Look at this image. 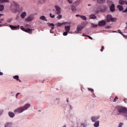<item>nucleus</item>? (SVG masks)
<instances>
[{"label": "nucleus", "instance_id": "obj_1", "mask_svg": "<svg viewBox=\"0 0 127 127\" xmlns=\"http://www.w3.org/2000/svg\"><path fill=\"white\" fill-rule=\"evenodd\" d=\"M9 9H10V11L12 13L21 12V11H23V9H22V7L19 8V4H18V3L15 2V1H13L11 3L9 7Z\"/></svg>", "mask_w": 127, "mask_h": 127}, {"label": "nucleus", "instance_id": "obj_2", "mask_svg": "<svg viewBox=\"0 0 127 127\" xmlns=\"http://www.w3.org/2000/svg\"><path fill=\"white\" fill-rule=\"evenodd\" d=\"M116 109L118 110V112H119L118 115H120V114H122L123 116H125V115L127 114V109L125 107L118 106L116 107Z\"/></svg>", "mask_w": 127, "mask_h": 127}, {"label": "nucleus", "instance_id": "obj_3", "mask_svg": "<svg viewBox=\"0 0 127 127\" xmlns=\"http://www.w3.org/2000/svg\"><path fill=\"white\" fill-rule=\"evenodd\" d=\"M106 19L107 22H110V21L114 22L117 20V18H113L111 15H108L106 17Z\"/></svg>", "mask_w": 127, "mask_h": 127}, {"label": "nucleus", "instance_id": "obj_4", "mask_svg": "<svg viewBox=\"0 0 127 127\" xmlns=\"http://www.w3.org/2000/svg\"><path fill=\"white\" fill-rule=\"evenodd\" d=\"M100 118H101V116L100 115L93 116L90 117V120L92 123H95L97 122Z\"/></svg>", "mask_w": 127, "mask_h": 127}, {"label": "nucleus", "instance_id": "obj_5", "mask_svg": "<svg viewBox=\"0 0 127 127\" xmlns=\"http://www.w3.org/2000/svg\"><path fill=\"white\" fill-rule=\"evenodd\" d=\"M20 28L21 30H23V31H25V32H27V33H29V34H31V33H32V31L33 30L32 29H26L25 28H24L23 26H21L20 27Z\"/></svg>", "mask_w": 127, "mask_h": 127}, {"label": "nucleus", "instance_id": "obj_6", "mask_svg": "<svg viewBox=\"0 0 127 127\" xmlns=\"http://www.w3.org/2000/svg\"><path fill=\"white\" fill-rule=\"evenodd\" d=\"M24 109L23 107H21L17 108V109L14 110L15 113H17V114H21V113H23L24 112Z\"/></svg>", "mask_w": 127, "mask_h": 127}, {"label": "nucleus", "instance_id": "obj_7", "mask_svg": "<svg viewBox=\"0 0 127 127\" xmlns=\"http://www.w3.org/2000/svg\"><path fill=\"white\" fill-rule=\"evenodd\" d=\"M33 19H34V15L32 14L25 19V21H27V22H29L30 21H32Z\"/></svg>", "mask_w": 127, "mask_h": 127}, {"label": "nucleus", "instance_id": "obj_8", "mask_svg": "<svg viewBox=\"0 0 127 127\" xmlns=\"http://www.w3.org/2000/svg\"><path fill=\"white\" fill-rule=\"evenodd\" d=\"M85 27V26H82V25H79L77 26V28H76V31H75V33H80V31H82V29Z\"/></svg>", "mask_w": 127, "mask_h": 127}, {"label": "nucleus", "instance_id": "obj_9", "mask_svg": "<svg viewBox=\"0 0 127 127\" xmlns=\"http://www.w3.org/2000/svg\"><path fill=\"white\" fill-rule=\"evenodd\" d=\"M66 24H71V22H64L63 23L59 22L56 24V25L58 26V27H60V26H62V25H65Z\"/></svg>", "mask_w": 127, "mask_h": 127}, {"label": "nucleus", "instance_id": "obj_10", "mask_svg": "<svg viewBox=\"0 0 127 127\" xmlns=\"http://www.w3.org/2000/svg\"><path fill=\"white\" fill-rule=\"evenodd\" d=\"M9 26L12 30H17V29H19L20 27L19 25H18L17 26H12V25H9Z\"/></svg>", "mask_w": 127, "mask_h": 127}, {"label": "nucleus", "instance_id": "obj_11", "mask_svg": "<svg viewBox=\"0 0 127 127\" xmlns=\"http://www.w3.org/2000/svg\"><path fill=\"white\" fill-rule=\"evenodd\" d=\"M55 9L56 14H60V13H61V8H60L58 5L55 6Z\"/></svg>", "mask_w": 127, "mask_h": 127}, {"label": "nucleus", "instance_id": "obj_12", "mask_svg": "<svg viewBox=\"0 0 127 127\" xmlns=\"http://www.w3.org/2000/svg\"><path fill=\"white\" fill-rule=\"evenodd\" d=\"M31 105L29 103L26 104L24 106H23V108H24V111H27V110H28L30 108V106Z\"/></svg>", "mask_w": 127, "mask_h": 127}, {"label": "nucleus", "instance_id": "obj_13", "mask_svg": "<svg viewBox=\"0 0 127 127\" xmlns=\"http://www.w3.org/2000/svg\"><path fill=\"white\" fill-rule=\"evenodd\" d=\"M99 26H104L106 25V21L105 20H101L98 22Z\"/></svg>", "mask_w": 127, "mask_h": 127}, {"label": "nucleus", "instance_id": "obj_14", "mask_svg": "<svg viewBox=\"0 0 127 127\" xmlns=\"http://www.w3.org/2000/svg\"><path fill=\"white\" fill-rule=\"evenodd\" d=\"M12 122H6L4 125V127H12Z\"/></svg>", "mask_w": 127, "mask_h": 127}, {"label": "nucleus", "instance_id": "obj_15", "mask_svg": "<svg viewBox=\"0 0 127 127\" xmlns=\"http://www.w3.org/2000/svg\"><path fill=\"white\" fill-rule=\"evenodd\" d=\"M119 4L121 5H124L125 3L127 5V1L124 0H119Z\"/></svg>", "mask_w": 127, "mask_h": 127}, {"label": "nucleus", "instance_id": "obj_16", "mask_svg": "<svg viewBox=\"0 0 127 127\" xmlns=\"http://www.w3.org/2000/svg\"><path fill=\"white\" fill-rule=\"evenodd\" d=\"M110 9L111 11L113 12V11H115L116 10V9L115 8V4H112V5L109 6Z\"/></svg>", "mask_w": 127, "mask_h": 127}, {"label": "nucleus", "instance_id": "obj_17", "mask_svg": "<svg viewBox=\"0 0 127 127\" xmlns=\"http://www.w3.org/2000/svg\"><path fill=\"white\" fill-rule=\"evenodd\" d=\"M26 15H27L26 12H22L21 13L20 17L21 18L23 19V18H25V16H26Z\"/></svg>", "mask_w": 127, "mask_h": 127}, {"label": "nucleus", "instance_id": "obj_18", "mask_svg": "<svg viewBox=\"0 0 127 127\" xmlns=\"http://www.w3.org/2000/svg\"><path fill=\"white\" fill-rule=\"evenodd\" d=\"M81 127H88V123L87 122H82L80 124Z\"/></svg>", "mask_w": 127, "mask_h": 127}, {"label": "nucleus", "instance_id": "obj_19", "mask_svg": "<svg viewBox=\"0 0 127 127\" xmlns=\"http://www.w3.org/2000/svg\"><path fill=\"white\" fill-rule=\"evenodd\" d=\"M47 24L49 27H51V29H54V26H55V25H54V24L48 22Z\"/></svg>", "mask_w": 127, "mask_h": 127}, {"label": "nucleus", "instance_id": "obj_20", "mask_svg": "<svg viewBox=\"0 0 127 127\" xmlns=\"http://www.w3.org/2000/svg\"><path fill=\"white\" fill-rule=\"evenodd\" d=\"M94 123V127H100V121H97L95 122H93Z\"/></svg>", "mask_w": 127, "mask_h": 127}, {"label": "nucleus", "instance_id": "obj_21", "mask_svg": "<svg viewBox=\"0 0 127 127\" xmlns=\"http://www.w3.org/2000/svg\"><path fill=\"white\" fill-rule=\"evenodd\" d=\"M80 3H81V0H77L74 2L73 4H74L75 6H78Z\"/></svg>", "mask_w": 127, "mask_h": 127}, {"label": "nucleus", "instance_id": "obj_22", "mask_svg": "<svg viewBox=\"0 0 127 127\" xmlns=\"http://www.w3.org/2000/svg\"><path fill=\"white\" fill-rule=\"evenodd\" d=\"M59 103H60V99L59 98H56L54 100L55 105H59Z\"/></svg>", "mask_w": 127, "mask_h": 127}, {"label": "nucleus", "instance_id": "obj_23", "mask_svg": "<svg viewBox=\"0 0 127 127\" xmlns=\"http://www.w3.org/2000/svg\"><path fill=\"white\" fill-rule=\"evenodd\" d=\"M117 8L120 11H123L124 10V7L122 5H118L117 6Z\"/></svg>", "mask_w": 127, "mask_h": 127}, {"label": "nucleus", "instance_id": "obj_24", "mask_svg": "<svg viewBox=\"0 0 127 127\" xmlns=\"http://www.w3.org/2000/svg\"><path fill=\"white\" fill-rule=\"evenodd\" d=\"M95 18H97V16H96V15L95 14H91L89 16V19H95Z\"/></svg>", "mask_w": 127, "mask_h": 127}, {"label": "nucleus", "instance_id": "obj_25", "mask_svg": "<svg viewBox=\"0 0 127 127\" xmlns=\"http://www.w3.org/2000/svg\"><path fill=\"white\" fill-rule=\"evenodd\" d=\"M71 7V10L72 11H76V6L73 4H72L71 5H70Z\"/></svg>", "mask_w": 127, "mask_h": 127}, {"label": "nucleus", "instance_id": "obj_26", "mask_svg": "<svg viewBox=\"0 0 127 127\" xmlns=\"http://www.w3.org/2000/svg\"><path fill=\"white\" fill-rule=\"evenodd\" d=\"M70 25L65 26L64 27V29H65V31H66L67 32H69V31H70Z\"/></svg>", "mask_w": 127, "mask_h": 127}, {"label": "nucleus", "instance_id": "obj_27", "mask_svg": "<svg viewBox=\"0 0 127 127\" xmlns=\"http://www.w3.org/2000/svg\"><path fill=\"white\" fill-rule=\"evenodd\" d=\"M100 11H101L102 12H104V11H101V8H97L96 10L95 11V14H98Z\"/></svg>", "mask_w": 127, "mask_h": 127}, {"label": "nucleus", "instance_id": "obj_28", "mask_svg": "<svg viewBox=\"0 0 127 127\" xmlns=\"http://www.w3.org/2000/svg\"><path fill=\"white\" fill-rule=\"evenodd\" d=\"M8 114L10 118H14V116H15L14 113H13L11 112H9Z\"/></svg>", "mask_w": 127, "mask_h": 127}, {"label": "nucleus", "instance_id": "obj_29", "mask_svg": "<svg viewBox=\"0 0 127 127\" xmlns=\"http://www.w3.org/2000/svg\"><path fill=\"white\" fill-rule=\"evenodd\" d=\"M40 19H41V20H44V21H47V19H46V17L45 16H40Z\"/></svg>", "mask_w": 127, "mask_h": 127}, {"label": "nucleus", "instance_id": "obj_30", "mask_svg": "<svg viewBox=\"0 0 127 127\" xmlns=\"http://www.w3.org/2000/svg\"><path fill=\"white\" fill-rule=\"evenodd\" d=\"M97 2L100 4H102L104 3V2H106V0H97Z\"/></svg>", "mask_w": 127, "mask_h": 127}, {"label": "nucleus", "instance_id": "obj_31", "mask_svg": "<svg viewBox=\"0 0 127 127\" xmlns=\"http://www.w3.org/2000/svg\"><path fill=\"white\" fill-rule=\"evenodd\" d=\"M118 32H119V33H120V34H121V35H123V36H124V37H125V38H127V36L124 35V34H123V32H122V31H121V30H118Z\"/></svg>", "mask_w": 127, "mask_h": 127}, {"label": "nucleus", "instance_id": "obj_32", "mask_svg": "<svg viewBox=\"0 0 127 127\" xmlns=\"http://www.w3.org/2000/svg\"><path fill=\"white\" fill-rule=\"evenodd\" d=\"M13 79H15V80H16V81H18L19 80V76L18 75H15L13 76Z\"/></svg>", "mask_w": 127, "mask_h": 127}, {"label": "nucleus", "instance_id": "obj_33", "mask_svg": "<svg viewBox=\"0 0 127 127\" xmlns=\"http://www.w3.org/2000/svg\"><path fill=\"white\" fill-rule=\"evenodd\" d=\"M80 18L83 19V20H87V17L84 15L80 16Z\"/></svg>", "mask_w": 127, "mask_h": 127}, {"label": "nucleus", "instance_id": "obj_34", "mask_svg": "<svg viewBox=\"0 0 127 127\" xmlns=\"http://www.w3.org/2000/svg\"><path fill=\"white\" fill-rule=\"evenodd\" d=\"M4 9V6L3 5H0V11H2Z\"/></svg>", "mask_w": 127, "mask_h": 127}, {"label": "nucleus", "instance_id": "obj_35", "mask_svg": "<svg viewBox=\"0 0 127 127\" xmlns=\"http://www.w3.org/2000/svg\"><path fill=\"white\" fill-rule=\"evenodd\" d=\"M91 27H98V25H96L93 23H91Z\"/></svg>", "mask_w": 127, "mask_h": 127}, {"label": "nucleus", "instance_id": "obj_36", "mask_svg": "<svg viewBox=\"0 0 127 127\" xmlns=\"http://www.w3.org/2000/svg\"><path fill=\"white\" fill-rule=\"evenodd\" d=\"M58 15V16L57 17V18H58V19H61V18H62V15H60V14Z\"/></svg>", "mask_w": 127, "mask_h": 127}, {"label": "nucleus", "instance_id": "obj_37", "mask_svg": "<svg viewBox=\"0 0 127 127\" xmlns=\"http://www.w3.org/2000/svg\"><path fill=\"white\" fill-rule=\"evenodd\" d=\"M123 126H124V123L121 122V123L119 124L118 127H123Z\"/></svg>", "mask_w": 127, "mask_h": 127}, {"label": "nucleus", "instance_id": "obj_38", "mask_svg": "<svg viewBox=\"0 0 127 127\" xmlns=\"http://www.w3.org/2000/svg\"><path fill=\"white\" fill-rule=\"evenodd\" d=\"M12 18H10L7 19V22L9 23L12 20Z\"/></svg>", "mask_w": 127, "mask_h": 127}, {"label": "nucleus", "instance_id": "obj_39", "mask_svg": "<svg viewBox=\"0 0 127 127\" xmlns=\"http://www.w3.org/2000/svg\"><path fill=\"white\" fill-rule=\"evenodd\" d=\"M68 32H66V31L64 32L63 35H64V36H67V35H68Z\"/></svg>", "mask_w": 127, "mask_h": 127}, {"label": "nucleus", "instance_id": "obj_40", "mask_svg": "<svg viewBox=\"0 0 127 127\" xmlns=\"http://www.w3.org/2000/svg\"><path fill=\"white\" fill-rule=\"evenodd\" d=\"M83 36H87V37H88L89 39H91V40L93 39V38L92 37L89 36V35H83Z\"/></svg>", "mask_w": 127, "mask_h": 127}, {"label": "nucleus", "instance_id": "obj_41", "mask_svg": "<svg viewBox=\"0 0 127 127\" xmlns=\"http://www.w3.org/2000/svg\"><path fill=\"white\" fill-rule=\"evenodd\" d=\"M50 16L52 18H54V17H55V15L54 14H52V13H50Z\"/></svg>", "mask_w": 127, "mask_h": 127}, {"label": "nucleus", "instance_id": "obj_42", "mask_svg": "<svg viewBox=\"0 0 127 127\" xmlns=\"http://www.w3.org/2000/svg\"><path fill=\"white\" fill-rule=\"evenodd\" d=\"M88 91H90V92H91L92 93H93V92H94L93 89L90 88H88Z\"/></svg>", "mask_w": 127, "mask_h": 127}, {"label": "nucleus", "instance_id": "obj_43", "mask_svg": "<svg viewBox=\"0 0 127 127\" xmlns=\"http://www.w3.org/2000/svg\"><path fill=\"white\" fill-rule=\"evenodd\" d=\"M67 1L68 2V3H72L73 2V0H67Z\"/></svg>", "mask_w": 127, "mask_h": 127}, {"label": "nucleus", "instance_id": "obj_44", "mask_svg": "<svg viewBox=\"0 0 127 127\" xmlns=\"http://www.w3.org/2000/svg\"><path fill=\"white\" fill-rule=\"evenodd\" d=\"M118 99H119V98H118V97L116 96L114 98V102H116L117 100H118Z\"/></svg>", "mask_w": 127, "mask_h": 127}, {"label": "nucleus", "instance_id": "obj_45", "mask_svg": "<svg viewBox=\"0 0 127 127\" xmlns=\"http://www.w3.org/2000/svg\"><path fill=\"white\" fill-rule=\"evenodd\" d=\"M3 2H9V0H3Z\"/></svg>", "mask_w": 127, "mask_h": 127}, {"label": "nucleus", "instance_id": "obj_46", "mask_svg": "<svg viewBox=\"0 0 127 127\" xmlns=\"http://www.w3.org/2000/svg\"><path fill=\"white\" fill-rule=\"evenodd\" d=\"M111 26H107L105 27V28H106V29H109V28H111Z\"/></svg>", "mask_w": 127, "mask_h": 127}, {"label": "nucleus", "instance_id": "obj_47", "mask_svg": "<svg viewBox=\"0 0 127 127\" xmlns=\"http://www.w3.org/2000/svg\"><path fill=\"white\" fill-rule=\"evenodd\" d=\"M50 33H54V31H53V29H51L50 31Z\"/></svg>", "mask_w": 127, "mask_h": 127}, {"label": "nucleus", "instance_id": "obj_48", "mask_svg": "<svg viewBox=\"0 0 127 127\" xmlns=\"http://www.w3.org/2000/svg\"><path fill=\"white\" fill-rule=\"evenodd\" d=\"M3 113V110H0V116H1Z\"/></svg>", "mask_w": 127, "mask_h": 127}, {"label": "nucleus", "instance_id": "obj_49", "mask_svg": "<svg viewBox=\"0 0 127 127\" xmlns=\"http://www.w3.org/2000/svg\"><path fill=\"white\" fill-rule=\"evenodd\" d=\"M3 20H4V19L3 18H0V23H1V22H2V21H3Z\"/></svg>", "mask_w": 127, "mask_h": 127}, {"label": "nucleus", "instance_id": "obj_50", "mask_svg": "<svg viewBox=\"0 0 127 127\" xmlns=\"http://www.w3.org/2000/svg\"><path fill=\"white\" fill-rule=\"evenodd\" d=\"M113 3V1L111 0H107V3Z\"/></svg>", "mask_w": 127, "mask_h": 127}, {"label": "nucleus", "instance_id": "obj_51", "mask_svg": "<svg viewBox=\"0 0 127 127\" xmlns=\"http://www.w3.org/2000/svg\"><path fill=\"white\" fill-rule=\"evenodd\" d=\"M101 48L102 49H101V51L103 52V51H104V46H102Z\"/></svg>", "mask_w": 127, "mask_h": 127}, {"label": "nucleus", "instance_id": "obj_52", "mask_svg": "<svg viewBox=\"0 0 127 127\" xmlns=\"http://www.w3.org/2000/svg\"><path fill=\"white\" fill-rule=\"evenodd\" d=\"M75 16H76V17H81V15H79V14H76V15H75Z\"/></svg>", "mask_w": 127, "mask_h": 127}, {"label": "nucleus", "instance_id": "obj_53", "mask_svg": "<svg viewBox=\"0 0 127 127\" xmlns=\"http://www.w3.org/2000/svg\"><path fill=\"white\" fill-rule=\"evenodd\" d=\"M18 95H19V93H17L16 95H15V98L16 99H17V96H18Z\"/></svg>", "mask_w": 127, "mask_h": 127}, {"label": "nucleus", "instance_id": "obj_54", "mask_svg": "<svg viewBox=\"0 0 127 127\" xmlns=\"http://www.w3.org/2000/svg\"><path fill=\"white\" fill-rule=\"evenodd\" d=\"M2 3H3V1L2 0H0V4H1Z\"/></svg>", "mask_w": 127, "mask_h": 127}, {"label": "nucleus", "instance_id": "obj_55", "mask_svg": "<svg viewBox=\"0 0 127 127\" xmlns=\"http://www.w3.org/2000/svg\"><path fill=\"white\" fill-rule=\"evenodd\" d=\"M2 75H3V73L0 72V76H2Z\"/></svg>", "mask_w": 127, "mask_h": 127}, {"label": "nucleus", "instance_id": "obj_56", "mask_svg": "<svg viewBox=\"0 0 127 127\" xmlns=\"http://www.w3.org/2000/svg\"><path fill=\"white\" fill-rule=\"evenodd\" d=\"M124 102H125V103H127V99H126V98H125V99H124Z\"/></svg>", "mask_w": 127, "mask_h": 127}, {"label": "nucleus", "instance_id": "obj_57", "mask_svg": "<svg viewBox=\"0 0 127 127\" xmlns=\"http://www.w3.org/2000/svg\"><path fill=\"white\" fill-rule=\"evenodd\" d=\"M26 26L27 27H28V26H29V24H27V25H26Z\"/></svg>", "mask_w": 127, "mask_h": 127}, {"label": "nucleus", "instance_id": "obj_58", "mask_svg": "<svg viewBox=\"0 0 127 127\" xmlns=\"http://www.w3.org/2000/svg\"><path fill=\"white\" fill-rule=\"evenodd\" d=\"M2 15V14H0V16H1Z\"/></svg>", "mask_w": 127, "mask_h": 127}, {"label": "nucleus", "instance_id": "obj_59", "mask_svg": "<svg viewBox=\"0 0 127 127\" xmlns=\"http://www.w3.org/2000/svg\"><path fill=\"white\" fill-rule=\"evenodd\" d=\"M88 6H91V4H88Z\"/></svg>", "mask_w": 127, "mask_h": 127}, {"label": "nucleus", "instance_id": "obj_60", "mask_svg": "<svg viewBox=\"0 0 127 127\" xmlns=\"http://www.w3.org/2000/svg\"><path fill=\"white\" fill-rule=\"evenodd\" d=\"M63 127H66V125H64Z\"/></svg>", "mask_w": 127, "mask_h": 127}, {"label": "nucleus", "instance_id": "obj_61", "mask_svg": "<svg viewBox=\"0 0 127 127\" xmlns=\"http://www.w3.org/2000/svg\"><path fill=\"white\" fill-rule=\"evenodd\" d=\"M18 81H19V82H21V80H20V79H19Z\"/></svg>", "mask_w": 127, "mask_h": 127}, {"label": "nucleus", "instance_id": "obj_62", "mask_svg": "<svg viewBox=\"0 0 127 127\" xmlns=\"http://www.w3.org/2000/svg\"><path fill=\"white\" fill-rule=\"evenodd\" d=\"M125 28H127V25H126V26Z\"/></svg>", "mask_w": 127, "mask_h": 127}, {"label": "nucleus", "instance_id": "obj_63", "mask_svg": "<svg viewBox=\"0 0 127 127\" xmlns=\"http://www.w3.org/2000/svg\"><path fill=\"white\" fill-rule=\"evenodd\" d=\"M113 32H117V31H113Z\"/></svg>", "mask_w": 127, "mask_h": 127}, {"label": "nucleus", "instance_id": "obj_64", "mask_svg": "<svg viewBox=\"0 0 127 127\" xmlns=\"http://www.w3.org/2000/svg\"><path fill=\"white\" fill-rule=\"evenodd\" d=\"M66 102H68V99H66Z\"/></svg>", "mask_w": 127, "mask_h": 127}]
</instances>
